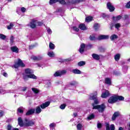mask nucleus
I'll return each instance as SVG.
<instances>
[{"mask_svg": "<svg viewBox=\"0 0 130 130\" xmlns=\"http://www.w3.org/2000/svg\"><path fill=\"white\" fill-rule=\"evenodd\" d=\"M34 71L31 69H26L24 70V73L22 75V79L24 81H28V79H33L37 80V76L34 74Z\"/></svg>", "mask_w": 130, "mask_h": 130, "instance_id": "f257e3e1", "label": "nucleus"}, {"mask_svg": "<svg viewBox=\"0 0 130 130\" xmlns=\"http://www.w3.org/2000/svg\"><path fill=\"white\" fill-rule=\"evenodd\" d=\"M105 108H106V106L104 104H102L101 105L93 106L92 109H97L99 112L102 113L105 110Z\"/></svg>", "mask_w": 130, "mask_h": 130, "instance_id": "f03ea898", "label": "nucleus"}, {"mask_svg": "<svg viewBox=\"0 0 130 130\" xmlns=\"http://www.w3.org/2000/svg\"><path fill=\"white\" fill-rule=\"evenodd\" d=\"M66 74H67V70L56 71L54 74V77H61V76H63V75H66Z\"/></svg>", "mask_w": 130, "mask_h": 130, "instance_id": "7ed1b4c3", "label": "nucleus"}, {"mask_svg": "<svg viewBox=\"0 0 130 130\" xmlns=\"http://www.w3.org/2000/svg\"><path fill=\"white\" fill-rule=\"evenodd\" d=\"M90 100H94L95 104H98L99 102L97 101V91L94 92V93H91L89 98Z\"/></svg>", "mask_w": 130, "mask_h": 130, "instance_id": "20e7f679", "label": "nucleus"}, {"mask_svg": "<svg viewBox=\"0 0 130 130\" xmlns=\"http://www.w3.org/2000/svg\"><path fill=\"white\" fill-rule=\"evenodd\" d=\"M19 67H21L22 68H24L25 67V64L23 63V61H22V60L19 59L18 62L14 64V68L15 69H18Z\"/></svg>", "mask_w": 130, "mask_h": 130, "instance_id": "39448f33", "label": "nucleus"}, {"mask_svg": "<svg viewBox=\"0 0 130 130\" xmlns=\"http://www.w3.org/2000/svg\"><path fill=\"white\" fill-rule=\"evenodd\" d=\"M24 125L25 126H31V125H34L35 123L32 120H29L25 118L24 120Z\"/></svg>", "mask_w": 130, "mask_h": 130, "instance_id": "423d86ee", "label": "nucleus"}, {"mask_svg": "<svg viewBox=\"0 0 130 130\" xmlns=\"http://www.w3.org/2000/svg\"><path fill=\"white\" fill-rule=\"evenodd\" d=\"M37 24V20L32 19L31 21L29 22V23L28 24V26L30 27V28L34 29L35 28H36Z\"/></svg>", "mask_w": 130, "mask_h": 130, "instance_id": "0eeeda50", "label": "nucleus"}, {"mask_svg": "<svg viewBox=\"0 0 130 130\" xmlns=\"http://www.w3.org/2000/svg\"><path fill=\"white\" fill-rule=\"evenodd\" d=\"M107 7L110 12H114V10H115V8H114V6H113L112 3L110 2L107 3Z\"/></svg>", "mask_w": 130, "mask_h": 130, "instance_id": "6e6552de", "label": "nucleus"}, {"mask_svg": "<svg viewBox=\"0 0 130 130\" xmlns=\"http://www.w3.org/2000/svg\"><path fill=\"white\" fill-rule=\"evenodd\" d=\"M117 101V99L116 98V95H114L111 96L108 100L109 103L113 104V103H115Z\"/></svg>", "mask_w": 130, "mask_h": 130, "instance_id": "1a4fd4ad", "label": "nucleus"}, {"mask_svg": "<svg viewBox=\"0 0 130 130\" xmlns=\"http://www.w3.org/2000/svg\"><path fill=\"white\" fill-rule=\"evenodd\" d=\"M119 115H120V113H119V112H115L112 115V120H115V119H116V118L118 117Z\"/></svg>", "mask_w": 130, "mask_h": 130, "instance_id": "9d476101", "label": "nucleus"}, {"mask_svg": "<svg viewBox=\"0 0 130 130\" xmlns=\"http://www.w3.org/2000/svg\"><path fill=\"white\" fill-rule=\"evenodd\" d=\"M110 95L109 91L108 90H106L105 92L102 93L101 97L102 98H107Z\"/></svg>", "mask_w": 130, "mask_h": 130, "instance_id": "9b49d317", "label": "nucleus"}, {"mask_svg": "<svg viewBox=\"0 0 130 130\" xmlns=\"http://www.w3.org/2000/svg\"><path fill=\"white\" fill-rule=\"evenodd\" d=\"M50 104V102H45V103L42 104L41 105V107L42 109H44L45 108H46V107H48Z\"/></svg>", "mask_w": 130, "mask_h": 130, "instance_id": "f8f14e48", "label": "nucleus"}, {"mask_svg": "<svg viewBox=\"0 0 130 130\" xmlns=\"http://www.w3.org/2000/svg\"><path fill=\"white\" fill-rule=\"evenodd\" d=\"M85 45H84V44H82L80 45V47L79 49V51L80 53H83L84 51H85Z\"/></svg>", "mask_w": 130, "mask_h": 130, "instance_id": "ddd939ff", "label": "nucleus"}, {"mask_svg": "<svg viewBox=\"0 0 130 130\" xmlns=\"http://www.w3.org/2000/svg\"><path fill=\"white\" fill-rule=\"evenodd\" d=\"M35 113V109H31L29 110L26 113V115L29 116L31 115V114H33Z\"/></svg>", "mask_w": 130, "mask_h": 130, "instance_id": "4468645a", "label": "nucleus"}, {"mask_svg": "<svg viewBox=\"0 0 130 130\" xmlns=\"http://www.w3.org/2000/svg\"><path fill=\"white\" fill-rule=\"evenodd\" d=\"M92 56L93 59H95V60H99L100 59V55L93 53L92 54Z\"/></svg>", "mask_w": 130, "mask_h": 130, "instance_id": "2eb2a0df", "label": "nucleus"}, {"mask_svg": "<svg viewBox=\"0 0 130 130\" xmlns=\"http://www.w3.org/2000/svg\"><path fill=\"white\" fill-rule=\"evenodd\" d=\"M41 111H42V110H41V108H40V107L39 106H38L36 107L35 112V113H36V114H39V113H40Z\"/></svg>", "mask_w": 130, "mask_h": 130, "instance_id": "dca6fc26", "label": "nucleus"}, {"mask_svg": "<svg viewBox=\"0 0 130 130\" xmlns=\"http://www.w3.org/2000/svg\"><path fill=\"white\" fill-rule=\"evenodd\" d=\"M109 36L107 35H101L99 37V39L101 40L102 39H108Z\"/></svg>", "mask_w": 130, "mask_h": 130, "instance_id": "f3484780", "label": "nucleus"}, {"mask_svg": "<svg viewBox=\"0 0 130 130\" xmlns=\"http://www.w3.org/2000/svg\"><path fill=\"white\" fill-rule=\"evenodd\" d=\"M18 124L20 126L22 127L24 125V123L23 122V120H22V118L19 117L18 119Z\"/></svg>", "mask_w": 130, "mask_h": 130, "instance_id": "a211bd4d", "label": "nucleus"}, {"mask_svg": "<svg viewBox=\"0 0 130 130\" xmlns=\"http://www.w3.org/2000/svg\"><path fill=\"white\" fill-rule=\"evenodd\" d=\"M11 50L13 52H16V53H18V52H19V49H18L16 46L12 47Z\"/></svg>", "mask_w": 130, "mask_h": 130, "instance_id": "6ab92c4d", "label": "nucleus"}, {"mask_svg": "<svg viewBox=\"0 0 130 130\" xmlns=\"http://www.w3.org/2000/svg\"><path fill=\"white\" fill-rule=\"evenodd\" d=\"M79 28H80L81 30H87V27H86V25L84 24H81L79 25Z\"/></svg>", "mask_w": 130, "mask_h": 130, "instance_id": "aec40b11", "label": "nucleus"}, {"mask_svg": "<svg viewBox=\"0 0 130 130\" xmlns=\"http://www.w3.org/2000/svg\"><path fill=\"white\" fill-rule=\"evenodd\" d=\"M72 73H73V74H77L78 75H80V74H82V72H81V71H80L79 70H78V69L73 70Z\"/></svg>", "mask_w": 130, "mask_h": 130, "instance_id": "412c9836", "label": "nucleus"}, {"mask_svg": "<svg viewBox=\"0 0 130 130\" xmlns=\"http://www.w3.org/2000/svg\"><path fill=\"white\" fill-rule=\"evenodd\" d=\"M116 98H117V101L119 100V101H123L124 100V98L121 95H116Z\"/></svg>", "mask_w": 130, "mask_h": 130, "instance_id": "4be33fe9", "label": "nucleus"}, {"mask_svg": "<svg viewBox=\"0 0 130 130\" xmlns=\"http://www.w3.org/2000/svg\"><path fill=\"white\" fill-rule=\"evenodd\" d=\"M118 38V36L115 34L112 35L110 37V39L112 41H113V40H115V39H117Z\"/></svg>", "mask_w": 130, "mask_h": 130, "instance_id": "5701e85b", "label": "nucleus"}, {"mask_svg": "<svg viewBox=\"0 0 130 130\" xmlns=\"http://www.w3.org/2000/svg\"><path fill=\"white\" fill-rule=\"evenodd\" d=\"M105 83L108 85H110L111 84V79H110V78H106L105 79Z\"/></svg>", "mask_w": 130, "mask_h": 130, "instance_id": "b1692460", "label": "nucleus"}, {"mask_svg": "<svg viewBox=\"0 0 130 130\" xmlns=\"http://www.w3.org/2000/svg\"><path fill=\"white\" fill-rule=\"evenodd\" d=\"M59 3L62 5H65V4H69V0H58Z\"/></svg>", "mask_w": 130, "mask_h": 130, "instance_id": "393cba45", "label": "nucleus"}, {"mask_svg": "<svg viewBox=\"0 0 130 130\" xmlns=\"http://www.w3.org/2000/svg\"><path fill=\"white\" fill-rule=\"evenodd\" d=\"M120 19H121V16L119 15L117 17H113V21H119V20H120Z\"/></svg>", "mask_w": 130, "mask_h": 130, "instance_id": "a878e982", "label": "nucleus"}, {"mask_svg": "<svg viewBox=\"0 0 130 130\" xmlns=\"http://www.w3.org/2000/svg\"><path fill=\"white\" fill-rule=\"evenodd\" d=\"M92 20H93V17L92 16H88L85 18V22L89 23V22H91Z\"/></svg>", "mask_w": 130, "mask_h": 130, "instance_id": "bb28decb", "label": "nucleus"}, {"mask_svg": "<svg viewBox=\"0 0 130 130\" xmlns=\"http://www.w3.org/2000/svg\"><path fill=\"white\" fill-rule=\"evenodd\" d=\"M69 4H78L79 1L78 0H68Z\"/></svg>", "mask_w": 130, "mask_h": 130, "instance_id": "cd10ccee", "label": "nucleus"}, {"mask_svg": "<svg viewBox=\"0 0 130 130\" xmlns=\"http://www.w3.org/2000/svg\"><path fill=\"white\" fill-rule=\"evenodd\" d=\"M114 58L116 61H118V60H119V58H120V54H116L114 56Z\"/></svg>", "mask_w": 130, "mask_h": 130, "instance_id": "c85d7f7f", "label": "nucleus"}, {"mask_svg": "<svg viewBox=\"0 0 130 130\" xmlns=\"http://www.w3.org/2000/svg\"><path fill=\"white\" fill-rule=\"evenodd\" d=\"M86 64V62L84 61H80L78 63V66L79 67H83V66H85Z\"/></svg>", "mask_w": 130, "mask_h": 130, "instance_id": "c756f323", "label": "nucleus"}, {"mask_svg": "<svg viewBox=\"0 0 130 130\" xmlns=\"http://www.w3.org/2000/svg\"><path fill=\"white\" fill-rule=\"evenodd\" d=\"M33 59L34 60H41V59H42V57L41 56H38V57L34 56Z\"/></svg>", "mask_w": 130, "mask_h": 130, "instance_id": "7c9ffc66", "label": "nucleus"}, {"mask_svg": "<svg viewBox=\"0 0 130 130\" xmlns=\"http://www.w3.org/2000/svg\"><path fill=\"white\" fill-rule=\"evenodd\" d=\"M23 109H24V108H23V107H20L18 108L17 111L19 113H23L24 111H23Z\"/></svg>", "mask_w": 130, "mask_h": 130, "instance_id": "2f4dec72", "label": "nucleus"}, {"mask_svg": "<svg viewBox=\"0 0 130 130\" xmlns=\"http://www.w3.org/2000/svg\"><path fill=\"white\" fill-rule=\"evenodd\" d=\"M48 55L50 57H54V55H55L54 52H48Z\"/></svg>", "mask_w": 130, "mask_h": 130, "instance_id": "473e14b6", "label": "nucleus"}, {"mask_svg": "<svg viewBox=\"0 0 130 130\" xmlns=\"http://www.w3.org/2000/svg\"><path fill=\"white\" fill-rule=\"evenodd\" d=\"M49 48L50 49L53 50L54 49L55 46H54V44H53L52 43L50 42L49 45Z\"/></svg>", "mask_w": 130, "mask_h": 130, "instance_id": "72a5a7b5", "label": "nucleus"}, {"mask_svg": "<svg viewBox=\"0 0 130 130\" xmlns=\"http://www.w3.org/2000/svg\"><path fill=\"white\" fill-rule=\"evenodd\" d=\"M14 27V23L13 22L10 23V25L7 26V29L8 30H11Z\"/></svg>", "mask_w": 130, "mask_h": 130, "instance_id": "f704fd0d", "label": "nucleus"}, {"mask_svg": "<svg viewBox=\"0 0 130 130\" xmlns=\"http://www.w3.org/2000/svg\"><path fill=\"white\" fill-rule=\"evenodd\" d=\"M31 90L32 91H34V93H35V94H38L39 92V90L36 88H31Z\"/></svg>", "mask_w": 130, "mask_h": 130, "instance_id": "c9c22d12", "label": "nucleus"}, {"mask_svg": "<svg viewBox=\"0 0 130 130\" xmlns=\"http://www.w3.org/2000/svg\"><path fill=\"white\" fill-rule=\"evenodd\" d=\"M58 2V0H50L49 4L53 5V4H55L56 3H57Z\"/></svg>", "mask_w": 130, "mask_h": 130, "instance_id": "e433bc0d", "label": "nucleus"}, {"mask_svg": "<svg viewBox=\"0 0 130 130\" xmlns=\"http://www.w3.org/2000/svg\"><path fill=\"white\" fill-rule=\"evenodd\" d=\"M99 27H100V25L98 23H95L93 26V28L95 30H98L99 28Z\"/></svg>", "mask_w": 130, "mask_h": 130, "instance_id": "4c0bfd02", "label": "nucleus"}, {"mask_svg": "<svg viewBox=\"0 0 130 130\" xmlns=\"http://www.w3.org/2000/svg\"><path fill=\"white\" fill-rule=\"evenodd\" d=\"M77 127V130H81L83 127V125H82L81 123H79L78 124Z\"/></svg>", "mask_w": 130, "mask_h": 130, "instance_id": "58836bf2", "label": "nucleus"}, {"mask_svg": "<svg viewBox=\"0 0 130 130\" xmlns=\"http://www.w3.org/2000/svg\"><path fill=\"white\" fill-rule=\"evenodd\" d=\"M51 129H53L55 127V124L54 123H51L49 125Z\"/></svg>", "mask_w": 130, "mask_h": 130, "instance_id": "ea45409f", "label": "nucleus"}, {"mask_svg": "<svg viewBox=\"0 0 130 130\" xmlns=\"http://www.w3.org/2000/svg\"><path fill=\"white\" fill-rule=\"evenodd\" d=\"M94 114H92L89 115L87 118L89 120H91V119H93V118H94Z\"/></svg>", "mask_w": 130, "mask_h": 130, "instance_id": "a19ab883", "label": "nucleus"}, {"mask_svg": "<svg viewBox=\"0 0 130 130\" xmlns=\"http://www.w3.org/2000/svg\"><path fill=\"white\" fill-rule=\"evenodd\" d=\"M121 26V25L120 23H116L115 24V27L117 29H119V28H120Z\"/></svg>", "mask_w": 130, "mask_h": 130, "instance_id": "79ce46f5", "label": "nucleus"}, {"mask_svg": "<svg viewBox=\"0 0 130 130\" xmlns=\"http://www.w3.org/2000/svg\"><path fill=\"white\" fill-rule=\"evenodd\" d=\"M127 70H128V67L127 66H123V71L125 73H126L127 72Z\"/></svg>", "mask_w": 130, "mask_h": 130, "instance_id": "37998d69", "label": "nucleus"}, {"mask_svg": "<svg viewBox=\"0 0 130 130\" xmlns=\"http://www.w3.org/2000/svg\"><path fill=\"white\" fill-rule=\"evenodd\" d=\"M6 36L3 34H0V39H2L3 40H5L6 39Z\"/></svg>", "mask_w": 130, "mask_h": 130, "instance_id": "c03bdc74", "label": "nucleus"}, {"mask_svg": "<svg viewBox=\"0 0 130 130\" xmlns=\"http://www.w3.org/2000/svg\"><path fill=\"white\" fill-rule=\"evenodd\" d=\"M110 130H115V126H114V124H111L110 127Z\"/></svg>", "mask_w": 130, "mask_h": 130, "instance_id": "a18cd8bd", "label": "nucleus"}, {"mask_svg": "<svg viewBox=\"0 0 130 130\" xmlns=\"http://www.w3.org/2000/svg\"><path fill=\"white\" fill-rule=\"evenodd\" d=\"M89 39L93 41L96 40V38H95V36H90L89 37Z\"/></svg>", "mask_w": 130, "mask_h": 130, "instance_id": "49530a36", "label": "nucleus"}, {"mask_svg": "<svg viewBox=\"0 0 130 130\" xmlns=\"http://www.w3.org/2000/svg\"><path fill=\"white\" fill-rule=\"evenodd\" d=\"M14 43V37L11 36L10 38V44H13Z\"/></svg>", "mask_w": 130, "mask_h": 130, "instance_id": "de8ad7c7", "label": "nucleus"}, {"mask_svg": "<svg viewBox=\"0 0 130 130\" xmlns=\"http://www.w3.org/2000/svg\"><path fill=\"white\" fill-rule=\"evenodd\" d=\"M73 29L74 30V31H76V32H79V30H80L79 28L77 27L76 26H73Z\"/></svg>", "mask_w": 130, "mask_h": 130, "instance_id": "09e8293b", "label": "nucleus"}, {"mask_svg": "<svg viewBox=\"0 0 130 130\" xmlns=\"http://www.w3.org/2000/svg\"><path fill=\"white\" fill-rule=\"evenodd\" d=\"M125 7L126 8V9H130V2H128L126 4Z\"/></svg>", "mask_w": 130, "mask_h": 130, "instance_id": "8fccbe9b", "label": "nucleus"}, {"mask_svg": "<svg viewBox=\"0 0 130 130\" xmlns=\"http://www.w3.org/2000/svg\"><path fill=\"white\" fill-rule=\"evenodd\" d=\"M66 104L61 105L60 106V109H64V108H66Z\"/></svg>", "mask_w": 130, "mask_h": 130, "instance_id": "3c124183", "label": "nucleus"}, {"mask_svg": "<svg viewBox=\"0 0 130 130\" xmlns=\"http://www.w3.org/2000/svg\"><path fill=\"white\" fill-rule=\"evenodd\" d=\"M101 17L102 18H106V17H108V15H106V14H105V13H102L101 14Z\"/></svg>", "mask_w": 130, "mask_h": 130, "instance_id": "603ef678", "label": "nucleus"}, {"mask_svg": "<svg viewBox=\"0 0 130 130\" xmlns=\"http://www.w3.org/2000/svg\"><path fill=\"white\" fill-rule=\"evenodd\" d=\"M47 31L49 34H51V33H52V31H51V29L49 28H47Z\"/></svg>", "mask_w": 130, "mask_h": 130, "instance_id": "864d4df0", "label": "nucleus"}, {"mask_svg": "<svg viewBox=\"0 0 130 130\" xmlns=\"http://www.w3.org/2000/svg\"><path fill=\"white\" fill-rule=\"evenodd\" d=\"M21 11L22 13H25V12H26V8H24V7H22L21 8Z\"/></svg>", "mask_w": 130, "mask_h": 130, "instance_id": "5fc2aeb1", "label": "nucleus"}, {"mask_svg": "<svg viewBox=\"0 0 130 130\" xmlns=\"http://www.w3.org/2000/svg\"><path fill=\"white\" fill-rule=\"evenodd\" d=\"M106 130H110V126L109 125V124H106Z\"/></svg>", "mask_w": 130, "mask_h": 130, "instance_id": "6e6d98bb", "label": "nucleus"}, {"mask_svg": "<svg viewBox=\"0 0 130 130\" xmlns=\"http://www.w3.org/2000/svg\"><path fill=\"white\" fill-rule=\"evenodd\" d=\"M12 125H10V124H9V125H8V126H7V130H11V129H12Z\"/></svg>", "mask_w": 130, "mask_h": 130, "instance_id": "4d7b16f0", "label": "nucleus"}, {"mask_svg": "<svg viewBox=\"0 0 130 130\" xmlns=\"http://www.w3.org/2000/svg\"><path fill=\"white\" fill-rule=\"evenodd\" d=\"M37 23L38 24V26H42V24H43V22H37Z\"/></svg>", "mask_w": 130, "mask_h": 130, "instance_id": "13d9d810", "label": "nucleus"}, {"mask_svg": "<svg viewBox=\"0 0 130 130\" xmlns=\"http://www.w3.org/2000/svg\"><path fill=\"white\" fill-rule=\"evenodd\" d=\"M76 84H77V82H76V81H73L70 83V85H71V86H74L76 85Z\"/></svg>", "mask_w": 130, "mask_h": 130, "instance_id": "bf43d9fd", "label": "nucleus"}, {"mask_svg": "<svg viewBox=\"0 0 130 130\" xmlns=\"http://www.w3.org/2000/svg\"><path fill=\"white\" fill-rule=\"evenodd\" d=\"M4 113H5L4 112V111H0V117H2V116H3L4 115Z\"/></svg>", "mask_w": 130, "mask_h": 130, "instance_id": "052dcab7", "label": "nucleus"}, {"mask_svg": "<svg viewBox=\"0 0 130 130\" xmlns=\"http://www.w3.org/2000/svg\"><path fill=\"white\" fill-rule=\"evenodd\" d=\"M102 126V125L101 124V123H98V128H101V127Z\"/></svg>", "mask_w": 130, "mask_h": 130, "instance_id": "680f3d73", "label": "nucleus"}, {"mask_svg": "<svg viewBox=\"0 0 130 130\" xmlns=\"http://www.w3.org/2000/svg\"><path fill=\"white\" fill-rule=\"evenodd\" d=\"M27 90V87H23L21 90V91H23V92H25Z\"/></svg>", "mask_w": 130, "mask_h": 130, "instance_id": "e2e57ef3", "label": "nucleus"}, {"mask_svg": "<svg viewBox=\"0 0 130 130\" xmlns=\"http://www.w3.org/2000/svg\"><path fill=\"white\" fill-rule=\"evenodd\" d=\"M35 47V45H31L29 46V49H33V48Z\"/></svg>", "mask_w": 130, "mask_h": 130, "instance_id": "0e129e2a", "label": "nucleus"}, {"mask_svg": "<svg viewBox=\"0 0 130 130\" xmlns=\"http://www.w3.org/2000/svg\"><path fill=\"white\" fill-rule=\"evenodd\" d=\"M73 115H74V117H76V116H78V113H73Z\"/></svg>", "mask_w": 130, "mask_h": 130, "instance_id": "69168bd1", "label": "nucleus"}, {"mask_svg": "<svg viewBox=\"0 0 130 130\" xmlns=\"http://www.w3.org/2000/svg\"><path fill=\"white\" fill-rule=\"evenodd\" d=\"M3 76L4 77H8V74H7L6 73H3Z\"/></svg>", "mask_w": 130, "mask_h": 130, "instance_id": "338daca9", "label": "nucleus"}, {"mask_svg": "<svg viewBox=\"0 0 130 130\" xmlns=\"http://www.w3.org/2000/svg\"><path fill=\"white\" fill-rule=\"evenodd\" d=\"M118 130H123V128L122 127H119Z\"/></svg>", "mask_w": 130, "mask_h": 130, "instance_id": "774afa93", "label": "nucleus"}]
</instances>
